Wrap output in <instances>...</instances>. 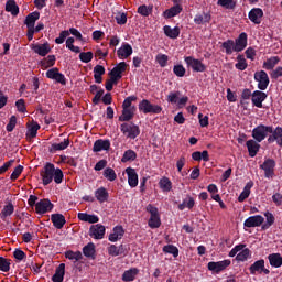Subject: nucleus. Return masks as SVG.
I'll use <instances>...</instances> for the list:
<instances>
[{"instance_id":"f257e3e1","label":"nucleus","mask_w":282,"mask_h":282,"mask_svg":"<svg viewBox=\"0 0 282 282\" xmlns=\"http://www.w3.org/2000/svg\"><path fill=\"white\" fill-rule=\"evenodd\" d=\"M40 175L44 186L52 184L53 180L55 184H63V177H65L63 170L61 167L56 169L53 163H46Z\"/></svg>"},{"instance_id":"f03ea898","label":"nucleus","mask_w":282,"mask_h":282,"mask_svg":"<svg viewBox=\"0 0 282 282\" xmlns=\"http://www.w3.org/2000/svg\"><path fill=\"white\" fill-rule=\"evenodd\" d=\"M127 72V62H120L117 66H115L109 73L110 79L106 80V90L111 91L113 89V85H117L118 82L122 78V74Z\"/></svg>"},{"instance_id":"7ed1b4c3","label":"nucleus","mask_w":282,"mask_h":282,"mask_svg":"<svg viewBox=\"0 0 282 282\" xmlns=\"http://www.w3.org/2000/svg\"><path fill=\"white\" fill-rule=\"evenodd\" d=\"M145 210L150 214L148 226L152 229L160 228V226H162V220L160 219V212L158 210V207L149 204L145 207Z\"/></svg>"},{"instance_id":"20e7f679","label":"nucleus","mask_w":282,"mask_h":282,"mask_svg":"<svg viewBox=\"0 0 282 282\" xmlns=\"http://www.w3.org/2000/svg\"><path fill=\"white\" fill-rule=\"evenodd\" d=\"M270 133H272V126L259 124L252 130L251 137L256 142H263Z\"/></svg>"},{"instance_id":"39448f33","label":"nucleus","mask_w":282,"mask_h":282,"mask_svg":"<svg viewBox=\"0 0 282 282\" xmlns=\"http://www.w3.org/2000/svg\"><path fill=\"white\" fill-rule=\"evenodd\" d=\"M120 131L130 140H135L140 135V126L133 122H124L120 126Z\"/></svg>"},{"instance_id":"423d86ee","label":"nucleus","mask_w":282,"mask_h":282,"mask_svg":"<svg viewBox=\"0 0 282 282\" xmlns=\"http://www.w3.org/2000/svg\"><path fill=\"white\" fill-rule=\"evenodd\" d=\"M139 111L142 113H162V106L153 105L148 99H142L139 102Z\"/></svg>"},{"instance_id":"0eeeda50","label":"nucleus","mask_w":282,"mask_h":282,"mask_svg":"<svg viewBox=\"0 0 282 282\" xmlns=\"http://www.w3.org/2000/svg\"><path fill=\"white\" fill-rule=\"evenodd\" d=\"M253 78L258 83V89H260V91H265V89H268L270 77L265 70L256 72Z\"/></svg>"},{"instance_id":"6e6552de","label":"nucleus","mask_w":282,"mask_h":282,"mask_svg":"<svg viewBox=\"0 0 282 282\" xmlns=\"http://www.w3.org/2000/svg\"><path fill=\"white\" fill-rule=\"evenodd\" d=\"M184 62L186 63L187 67H191L193 72L204 73L207 69V67L204 63L200 62V59H197L193 56L184 57Z\"/></svg>"},{"instance_id":"1a4fd4ad","label":"nucleus","mask_w":282,"mask_h":282,"mask_svg":"<svg viewBox=\"0 0 282 282\" xmlns=\"http://www.w3.org/2000/svg\"><path fill=\"white\" fill-rule=\"evenodd\" d=\"M54 210V204L50 198L40 199L35 205V213L37 215H45V213H52Z\"/></svg>"},{"instance_id":"9d476101","label":"nucleus","mask_w":282,"mask_h":282,"mask_svg":"<svg viewBox=\"0 0 282 282\" xmlns=\"http://www.w3.org/2000/svg\"><path fill=\"white\" fill-rule=\"evenodd\" d=\"M260 169L264 171V177L270 180L274 177V169H276V161L274 159H265L263 164L260 165Z\"/></svg>"},{"instance_id":"9b49d317","label":"nucleus","mask_w":282,"mask_h":282,"mask_svg":"<svg viewBox=\"0 0 282 282\" xmlns=\"http://www.w3.org/2000/svg\"><path fill=\"white\" fill-rule=\"evenodd\" d=\"M231 261L230 260H223L218 262H208L207 268L209 272H213V274H219L220 272H224L226 268L230 267Z\"/></svg>"},{"instance_id":"f8f14e48","label":"nucleus","mask_w":282,"mask_h":282,"mask_svg":"<svg viewBox=\"0 0 282 282\" xmlns=\"http://www.w3.org/2000/svg\"><path fill=\"white\" fill-rule=\"evenodd\" d=\"M250 274H270V269H265V260L260 259L249 267Z\"/></svg>"},{"instance_id":"ddd939ff","label":"nucleus","mask_w":282,"mask_h":282,"mask_svg":"<svg viewBox=\"0 0 282 282\" xmlns=\"http://www.w3.org/2000/svg\"><path fill=\"white\" fill-rule=\"evenodd\" d=\"M268 99V94L263 90H254L251 96V102L253 107L258 109H263V102Z\"/></svg>"},{"instance_id":"4468645a","label":"nucleus","mask_w":282,"mask_h":282,"mask_svg":"<svg viewBox=\"0 0 282 282\" xmlns=\"http://www.w3.org/2000/svg\"><path fill=\"white\" fill-rule=\"evenodd\" d=\"M46 78L50 80H56L59 85H67V78L58 70V67L51 68L46 72Z\"/></svg>"},{"instance_id":"2eb2a0df","label":"nucleus","mask_w":282,"mask_h":282,"mask_svg":"<svg viewBox=\"0 0 282 282\" xmlns=\"http://www.w3.org/2000/svg\"><path fill=\"white\" fill-rule=\"evenodd\" d=\"M105 232H107V229L101 224L93 225L89 228V237H91V239H105Z\"/></svg>"},{"instance_id":"dca6fc26","label":"nucleus","mask_w":282,"mask_h":282,"mask_svg":"<svg viewBox=\"0 0 282 282\" xmlns=\"http://www.w3.org/2000/svg\"><path fill=\"white\" fill-rule=\"evenodd\" d=\"M270 135L267 139V142L269 144H273V142H276L278 147H282V128L281 127H276L274 129V127H272V132H269Z\"/></svg>"},{"instance_id":"f3484780","label":"nucleus","mask_w":282,"mask_h":282,"mask_svg":"<svg viewBox=\"0 0 282 282\" xmlns=\"http://www.w3.org/2000/svg\"><path fill=\"white\" fill-rule=\"evenodd\" d=\"M235 52H243L246 47H248V33L242 32L239 36L234 41Z\"/></svg>"},{"instance_id":"a211bd4d","label":"nucleus","mask_w":282,"mask_h":282,"mask_svg":"<svg viewBox=\"0 0 282 282\" xmlns=\"http://www.w3.org/2000/svg\"><path fill=\"white\" fill-rule=\"evenodd\" d=\"M263 221H265V218L261 215L250 216L245 220L243 226L245 228H259L263 225Z\"/></svg>"},{"instance_id":"6ab92c4d","label":"nucleus","mask_w":282,"mask_h":282,"mask_svg":"<svg viewBox=\"0 0 282 282\" xmlns=\"http://www.w3.org/2000/svg\"><path fill=\"white\" fill-rule=\"evenodd\" d=\"M31 50L39 56L43 57L52 52V47L50 46L48 42H45L43 44H32Z\"/></svg>"},{"instance_id":"aec40b11","label":"nucleus","mask_w":282,"mask_h":282,"mask_svg":"<svg viewBox=\"0 0 282 282\" xmlns=\"http://www.w3.org/2000/svg\"><path fill=\"white\" fill-rule=\"evenodd\" d=\"M111 149V141L109 139H99L94 142V153H100V151H109Z\"/></svg>"},{"instance_id":"412c9836","label":"nucleus","mask_w":282,"mask_h":282,"mask_svg":"<svg viewBox=\"0 0 282 282\" xmlns=\"http://www.w3.org/2000/svg\"><path fill=\"white\" fill-rule=\"evenodd\" d=\"M122 237H124V227L118 225L112 228V232L108 236V241L116 243V241H120Z\"/></svg>"},{"instance_id":"4be33fe9","label":"nucleus","mask_w":282,"mask_h":282,"mask_svg":"<svg viewBox=\"0 0 282 282\" xmlns=\"http://www.w3.org/2000/svg\"><path fill=\"white\" fill-rule=\"evenodd\" d=\"M248 17L251 23H254L256 25H260L261 19H263V9L253 8L249 11Z\"/></svg>"},{"instance_id":"5701e85b","label":"nucleus","mask_w":282,"mask_h":282,"mask_svg":"<svg viewBox=\"0 0 282 282\" xmlns=\"http://www.w3.org/2000/svg\"><path fill=\"white\" fill-rule=\"evenodd\" d=\"M135 111H138V108H135V106H132L131 108H122L121 116L119 117V122H130V120H133Z\"/></svg>"},{"instance_id":"b1692460","label":"nucleus","mask_w":282,"mask_h":282,"mask_svg":"<svg viewBox=\"0 0 282 282\" xmlns=\"http://www.w3.org/2000/svg\"><path fill=\"white\" fill-rule=\"evenodd\" d=\"M246 147L248 149L249 158H257L259 149H261V144H259V141L250 139L246 142Z\"/></svg>"},{"instance_id":"393cba45","label":"nucleus","mask_w":282,"mask_h":282,"mask_svg":"<svg viewBox=\"0 0 282 282\" xmlns=\"http://www.w3.org/2000/svg\"><path fill=\"white\" fill-rule=\"evenodd\" d=\"M133 54V47H131V44L123 43L120 48L117 51L118 58L121 61H124V58H129Z\"/></svg>"},{"instance_id":"a878e982","label":"nucleus","mask_w":282,"mask_h":282,"mask_svg":"<svg viewBox=\"0 0 282 282\" xmlns=\"http://www.w3.org/2000/svg\"><path fill=\"white\" fill-rule=\"evenodd\" d=\"M51 221L54 228H57V230L63 229V226L67 224V220L65 219V216L63 214H52Z\"/></svg>"},{"instance_id":"bb28decb","label":"nucleus","mask_w":282,"mask_h":282,"mask_svg":"<svg viewBox=\"0 0 282 282\" xmlns=\"http://www.w3.org/2000/svg\"><path fill=\"white\" fill-rule=\"evenodd\" d=\"M126 173L128 175V184L131 188H135L138 186V172H135V169L128 167L126 169Z\"/></svg>"},{"instance_id":"cd10ccee","label":"nucleus","mask_w":282,"mask_h":282,"mask_svg":"<svg viewBox=\"0 0 282 282\" xmlns=\"http://www.w3.org/2000/svg\"><path fill=\"white\" fill-rule=\"evenodd\" d=\"M12 215H14V205L12 202H9L0 212V219H2V221H7L8 217H12Z\"/></svg>"},{"instance_id":"c85d7f7f","label":"nucleus","mask_w":282,"mask_h":282,"mask_svg":"<svg viewBox=\"0 0 282 282\" xmlns=\"http://www.w3.org/2000/svg\"><path fill=\"white\" fill-rule=\"evenodd\" d=\"M39 19H41V12L39 11L31 12L25 17L24 25L34 28Z\"/></svg>"},{"instance_id":"c756f323","label":"nucleus","mask_w":282,"mask_h":282,"mask_svg":"<svg viewBox=\"0 0 282 282\" xmlns=\"http://www.w3.org/2000/svg\"><path fill=\"white\" fill-rule=\"evenodd\" d=\"M213 19V17L210 15V13H197L194 17V23L196 25H206V23H210V20Z\"/></svg>"},{"instance_id":"7c9ffc66","label":"nucleus","mask_w":282,"mask_h":282,"mask_svg":"<svg viewBox=\"0 0 282 282\" xmlns=\"http://www.w3.org/2000/svg\"><path fill=\"white\" fill-rule=\"evenodd\" d=\"M182 10H184V8H182V4H175L170 9L165 10L163 12V17L164 19H173V17H177V14L182 12Z\"/></svg>"},{"instance_id":"2f4dec72","label":"nucleus","mask_w":282,"mask_h":282,"mask_svg":"<svg viewBox=\"0 0 282 282\" xmlns=\"http://www.w3.org/2000/svg\"><path fill=\"white\" fill-rule=\"evenodd\" d=\"M138 274H140V270L138 268H131L123 272L121 279L124 282L135 281V278L138 276Z\"/></svg>"},{"instance_id":"473e14b6","label":"nucleus","mask_w":282,"mask_h":282,"mask_svg":"<svg viewBox=\"0 0 282 282\" xmlns=\"http://www.w3.org/2000/svg\"><path fill=\"white\" fill-rule=\"evenodd\" d=\"M77 218L79 219V221H86L88 224H98V221H100V218L98 216L87 213H78Z\"/></svg>"},{"instance_id":"72a5a7b5","label":"nucleus","mask_w":282,"mask_h":282,"mask_svg":"<svg viewBox=\"0 0 282 282\" xmlns=\"http://www.w3.org/2000/svg\"><path fill=\"white\" fill-rule=\"evenodd\" d=\"M163 32L167 39H177L180 36V26L171 28V25L163 26Z\"/></svg>"},{"instance_id":"f704fd0d","label":"nucleus","mask_w":282,"mask_h":282,"mask_svg":"<svg viewBox=\"0 0 282 282\" xmlns=\"http://www.w3.org/2000/svg\"><path fill=\"white\" fill-rule=\"evenodd\" d=\"M65 279V263H61L56 270L54 275L52 276L53 282H63Z\"/></svg>"},{"instance_id":"c9c22d12","label":"nucleus","mask_w":282,"mask_h":282,"mask_svg":"<svg viewBox=\"0 0 282 282\" xmlns=\"http://www.w3.org/2000/svg\"><path fill=\"white\" fill-rule=\"evenodd\" d=\"M252 186H254V182L249 181L246 184V186L243 187V191L238 196V202L243 203L245 200H247L250 197V191H251Z\"/></svg>"},{"instance_id":"e433bc0d","label":"nucleus","mask_w":282,"mask_h":282,"mask_svg":"<svg viewBox=\"0 0 282 282\" xmlns=\"http://www.w3.org/2000/svg\"><path fill=\"white\" fill-rule=\"evenodd\" d=\"M95 197L97 202L100 204H105L109 199V192H107V188L99 187L97 191H95Z\"/></svg>"},{"instance_id":"4c0bfd02","label":"nucleus","mask_w":282,"mask_h":282,"mask_svg":"<svg viewBox=\"0 0 282 282\" xmlns=\"http://www.w3.org/2000/svg\"><path fill=\"white\" fill-rule=\"evenodd\" d=\"M83 254L88 259H96V245H94V242H89L88 245H86L83 248Z\"/></svg>"},{"instance_id":"58836bf2","label":"nucleus","mask_w":282,"mask_h":282,"mask_svg":"<svg viewBox=\"0 0 282 282\" xmlns=\"http://www.w3.org/2000/svg\"><path fill=\"white\" fill-rule=\"evenodd\" d=\"M268 260L272 268H281L282 265L281 253H271L268 256Z\"/></svg>"},{"instance_id":"ea45409f","label":"nucleus","mask_w":282,"mask_h":282,"mask_svg":"<svg viewBox=\"0 0 282 282\" xmlns=\"http://www.w3.org/2000/svg\"><path fill=\"white\" fill-rule=\"evenodd\" d=\"M6 12H10L12 17L19 15V4L14 0H7L6 2Z\"/></svg>"},{"instance_id":"a19ab883","label":"nucleus","mask_w":282,"mask_h":282,"mask_svg":"<svg viewBox=\"0 0 282 282\" xmlns=\"http://www.w3.org/2000/svg\"><path fill=\"white\" fill-rule=\"evenodd\" d=\"M69 147V139H64L59 143H53L50 148V153H56V151H65Z\"/></svg>"},{"instance_id":"79ce46f5","label":"nucleus","mask_w":282,"mask_h":282,"mask_svg":"<svg viewBox=\"0 0 282 282\" xmlns=\"http://www.w3.org/2000/svg\"><path fill=\"white\" fill-rule=\"evenodd\" d=\"M39 129H41V126L39 122H32L31 124L28 126V131H26V138H30L31 140L36 138L39 134Z\"/></svg>"},{"instance_id":"37998d69","label":"nucleus","mask_w":282,"mask_h":282,"mask_svg":"<svg viewBox=\"0 0 282 282\" xmlns=\"http://www.w3.org/2000/svg\"><path fill=\"white\" fill-rule=\"evenodd\" d=\"M102 76H105V66L102 65H96L94 67V78H95V83H97L98 85H100V83H102Z\"/></svg>"},{"instance_id":"c03bdc74","label":"nucleus","mask_w":282,"mask_h":282,"mask_svg":"<svg viewBox=\"0 0 282 282\" xmlns=\"http://www.w3.org/2000/svg\"><path fill=\"white\" fill-rule=\"evenodd\" d=\"M194 207H195V198L191 196H187L185 199H183L182 204H178V210H184L185 208L193 210Z\"/></svg>"},{"instance_id":"a18cd8bd","label":"nucleus","mask_w":282,"mask_h":282,"mask_svg":"<svg viewBox=\"0 0 282 282\" xmlns=\"http://www.w3.org/2000/svg\"><path fill=\"white\" fill-rule=\"evenodd\" d=\"M281 58H279V56H272L270 58H268L264 63H263V69L270 70V69H274V67H276V65H279Z\"/></svg>"},{"instance_id":"49530a36","label":"nucleus","mask_w":282,"mask_h":282,"mask_svg":"<svg viewBox=\"0 0 282 282\" xmlns=\"http://www.w3.org/2000/svg\"><path fill=\"white\" fill-rule=\"evenodd\" d=\"M160 188H162V191L164 193H170V191H172L173 188V183L171 182V180L166 176H163L160 182H159Z\"/></svg>"},{"instance_id":"de8ad7c7","label":"nucleus","mask_w":282,"mask_h":282,"mask_svg":"<svg viewBox=\"0 0 282 282\" xmlns=\"http://www.w3.org/2000/svg\"><path fill=\"white\" fill-rule=\"evenodd\" d=\"M138 160V153L133 150H127L124 151L121 162L127 163V162H135Z\"/></svg>"},{"instance_id":"09e8293b","label":"nucleus","mask_w":282,"mask_h":282,"mask_svg":"<svg viewBox=\"0 0 282 282\" xmlns=\"http://www.w3.org/2000/svg\"><path fill=\"white\" fill-rule=\"evenodd\" d=\"M162 251L164 254H172L174 259H177L180 257V249H177L174 245H166L163 247Z\"/></svg>"},{"instance_id":"8fccbe9b","label":"nucleus","mask_w":282,"mask_h":282,"mask_svg":"<svg viewBox=\"0 0 282 282\" xmlns=\"http://www.w3.org/2000/svg\"><path fill=\"white\" fill-rule=\"evenodd\" d=\"M221 47L225 50V54H227V56H231L235 52V40H227L223 42Z\"/></svg>"},{"instance_id":"3c124183","label":"nucleus","mask_w":282,"mask_h":282,"mask_svg":"<svg viewBox=\"0 0 282 282\" xmlns=\"http://www.w3.org/2000/svg\"><path fill=\"white\" fill-rule=\"evenodd\" d=\"M137 12L141 17H149L150 14H153V4H142L138 8Z\"/></svg>"},{"instance_id":"603ef678","label":"nucleus","mask_w":282,"mask_h":282,"mask_svg":"<svg viewBox=\"0 0 282 282\" xmlns=\"http://www.w3.org/2000/svg\"><path fill=\"white\" fill-rule=\"evenodd\" d=\"M217 6H221L225 10H235L237 8V0H218Z\"/></svg>"},{"instance_id":"864d4df0","label":"nucleus","mask_w":282,"mask_h":282,"mask_svg":"<svg viewBox=\"0 0 282 282\" xmlns=\"http://www.w3.org/2000/svg\"><path fill=\"white\" fill-rule=\"evenodd\" d=\"M65 258L69 259V261H80L83 259V252L80 251H66Z\"/></svg>"},{"instance_id":"5fc2aeb1","label":"nucleus","mask_w":282,"mask_h":282,"mask_svg":"<svg viewBox=\"0 0 282 282\" xmlns=\"http://www.w3.org/2000/svg\"><path fill=\"white\" fill-rule=\"evenodd\" d=\"M237 61L238 63L235 65L236 69L246 72V69H248V62H246V57H243V55H238Z\"/></svg>"},{"instance_id":"6e6d98bb","label":"nucleus","mask_w":282,"mask_h":282,"mask_svg":"<svg viewBox=\"0 0 282 282\" xmlns=\"http://www.w3.org/2000/svg\"><path fill=\"white\" fill-rule=\"evenodd\" d=\"M104 177H106V180H108L109 182H116V180H118V175L116 174V171L111 167H107L104 171Z\"/></svg>"},{"instance_id":"4d7b16f0","label":"nucleus","mask_w":282,"mask_h":282,"mask_svg":"<svg viewBox=\"0 0 282 282\" xmlns=\"http://www.w3.org/2000/svg\"><path fill=\"white\" fill-rule=\"evenodd\" d=\"M173 74L178 78H184L186 76V68L182 64L174 65Z\"/></svg>"},{"instance_id":"13d9d810","label":"nucleus","mask_w":282,"mask_h":282,"mask_svg":"<svg viewBox=\"0 0 282 282\" xmlns=\"http://www.w3.org/2000/svg\"><path fill=\"white\" fill-rule=\"evenodd\" d=\"M264 217L267 219V224H264L262 226V230H268V228H270V226L274 225L275 218H274V215L270 212H265Z\"/></svg>"},{"instance_id":"bf43d9fd","label":"nucleus","mask_w":282,"mask_h":282,"mask_svg":"<svg viewBox=\"0 0 282 282\" xmlns=\"http://www.w3.org/2000/svg\"><path fill=\"white\" fill-rule=\"evenodd\" d=\"M75 42H76V40L74 37H67L66 47H67V50H70V52H74L75 54H80V47L74 46Z\"/></svg>"},{"instance_id":"052dcab7","label":"nucleus","mask_w":282,"mask_h":282,"mask_svg":"<svg viewBox=\"0 0 282 282\" xmlns=\"http://www.w3.org/2000/svg\"><path fill=\"white\" fill-rule=\"evenodd\" d=\"M155 61L160 67H166L169 65V55L160 53L155 56Z\"/></svg>"},{"instance_id":"680f3d73","label":"nucleus","mask_w":282,"mask_h":282,"mask_svg":"<svg viewBox=\"0 0 282 282\" xmlns=\"http://www.w3.org/2000/svg\"><path fill=\"white\" fill-rule=\"evenodd\" d=\"M79 61L82 63H91L94 61V53L91 51L79 53Z\"/></svg>"},{"instance_id":"e2e57ef3","label":"nucleus","mask_w":282,"mask_h":282,"mask_svg":"<svg viewBox=\"0 0 282 282\" xmlns=\"http://www.w3.org/2000/svg\"><path fill=\"white\" fill-rule=\"evenodd\" d=\"M180 96H182V93L171 91L167 95V102H171V105H177V101L180 100Z\"/></svg>"},{"instance_id":"0e129e2a","label":"nucleus","mask_w":282,"mask_h":282,"mask_svg":"<svg viewBox=\"0 0 282 282\" xmlns=\"http://www.w3.org/2000/svg\"><path fill=\"white\" fill-rule=\"evenodd\" d=\"M250 254H251V251L248 248H246L236 256V261H241V262L248 261V258L250 257Z\"/></svg>"},{"instance_id":"69168bd1","label":"nucleus","mask_w":282,"mask_h":282,"mask_svg":"<svg viewBox=\"0 0 282 282\" xmlns=\"http://www.w3.org/2000/svg\"><path fill=\"white\" fill-rule=\"evenodd\" d=\"M138 100L137 96H129L123 100L122 109H131L133 106H131L133 102Z\"/></svg>"},{"instance_id":"338daca9","label":"nucleus","mask_w":282,"mask_h":282,"mask_svg":"<svg viewBox=\"0 0 282 282\" xmlns=\"http://www.w3.org/2000/svg\"><path fill=\"white\" fill-rule=\"evenodd\" d=\"M23 173V165H18L11 173L10 180L12 182L19 180L20 175Z\"/></svg>"},{"instance_id":"774afa93","label":"nucleus","mask_w":282,"mask_h":282,"mask_svg":"<svg viewBox=\"0 0 282 282\" xmlns=\"http://www.w3.org/2000/svg\"><path fill=\"white\" fill-rule=\"evenodd\" d=\"M0 270L1 272H10V260L0 257Z\"/></svg>"}]
</instances>
